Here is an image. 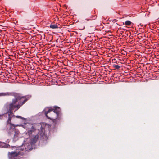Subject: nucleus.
Returning a JSON list of instances; mask_svg holds the SVG:
<instances>
[{
	"label": "nucleus",
	"mask_w": 159,
	"mask_h": 159,
	"mask_svg": "<svg viewBox=\"0 0 159 159\" xmlns=\"http://www.w3.org/2000/svg\"><path fill=\"white\" fill-rule=\"evenodd\" d=\"M50 28L52 29H56L58 28L57 26L55 24L51 25H50Z\"/></svg>",
	"instance_id": "6e6552de"
},
{
	"label": "nucleus",
	"mask_w": 159,
	"mask_h": 159,
	"mask_svg": "<svg viewBox=\"0 0 159 159\" xmlns=\"http://www.w3.org/2000/svg\"><path fill=\"white\" fill-rule=\"evenodd\" d=\"M0 96H13L14 98L9 103H6L4 106L7 113H13V111L18 110L28 100L27 96H22L19 93L15 92H3L0 93Z\"/></svg>",
	"instance_id": "f257e3e1"
},
{
	"label": "nucleus",
	"mask_w": 159,
	"mask_h": 159,
	"mask_svg": "<svg viewBox=\"0 0 159 159\" xmlns=\"http://www.w3.org/2000/svg\"><path fill=\"white\" fill-rule=\"evenodd\" d=\"M52 107H46L43 110V112H44L45 115L47 118L52 120V119L49 117L48 115V114L52 111Z\"/></svg>",
	"instance_id": "7ed1b4c3"
},
{
	"label": "nucleus",
	"mask_w": 159,
	"mask_h": 159,
	"mask_svg": "<svg viewBox=\"0 0 159 159\" xmlns=\"http://www.w3.org/2000/svg\"><path fill=\"white\" fill-rule=\"evenodd\" d=\"M13 116L14 117H16V118H18L22 119V117L21 116H15L14 115H13Z\"/></svg>",
	"instance_id": "9d476101"
},
{
	"label": "nucleus",
	"mask_w": 159,
	"mask_h": 159,
	"mask_svg": "<svg viewBox=\"0 0 159 159\" xmlns=\"http://www.w3.org/2000/svg\"><path fill=\"white\" fill-rule=\"evenodd\" d=\"M97 17V15L95 14V15H91V16L90 17V18L89 19V20H93L96 19Z\"/></svg>",
	"instance_id": "423d86ee"
},
{
	"label": "nucleus",
	"mask_w": 159,
	"mask_h": 159,
	"mask_svg": "<svg viewBox=\"0 0 159 159\" xmlns=\"http://www.w3.org/2000/svg\"><path fill=\"white\" fill-rule=\"evenodd\" d=\"M93 13L94 14H95V11H93Z\"/></svg>",
	"instance_id": "4468645a"
},
{
	"label": "nucleus",
	"mask_w": 159,
	"mask_h": 159,
	"mask_svg": "<svg viewBox=\"0 0 159 159\" xmlns=\"http://www.w3.org/2000/svg\"><path fill=\"white\" fill-rule=\"evenodd\" d=\"M131 23L132 22L130 21L127 20L125 22V24L126 26H130Z\"/></svg>",
	"instance_id": "0eeeda50"
},
{
	"label": "nucleus",
	"mask_w": 159,
	"mask_h": 159,
	"mask_svg": "<svg viewBox=\"0 0 159 159\" xmlns=\"http://www.w3.org/2000/svg\"><path fill=\"white\" fill-rule=\"evenodd\" d=\"M11 117L10 116V115H9V116L8 118V120H7V124H10V126H11V128H12L13 127H16L15 125H14V124H11Z\"/></svg>",
	"instance_id": "39448f33"
},
{
	"label": "nucleus",
	"mask_w": 159,
	"mask_h": 159,
	"mask_svg": "<svg viewBox=\"0 0 159 159\" xmlns=\"http://www.w3.org/2000/svg\"><path fill=\"white\" fill-rule=\"evenodd\" d=\"M114 67L116 69H119L120 68V66L118 65H115L114 66Z\"/></svg>",
	"instance_id": "1a4fd4ad"
},
{
	"label": "nucleus",
	"mask_w": 159,
	"mask_h": 159,
	"mask_svg": "<svg viewBox=\"0 0 159 159\" xmlns=\"http://www.w3.org/2000/svg\"><path fill=\"white\" fill-rule=\"evenodd\" d=\"M10 147V146L8 144H6L5 146V147L7 148H9Z\"/></svg>",
	"instance_id": "9b49d317"
},
{
	"label": "nucleus",
	"mask_w": 159,
	"mask_h": 159,
	"mask_svg": "<svg viewBox=\"0 0 159 159\" xmlns=\"http://www.w3.org/2000/svg\"><path fill=\"white\" fill-rule=\"evenodd\" d=\"M97 30H100V29H96Z\"/></svg>",
	"instance_id": "ddd939ff"
},
{
	"label": "nucleus",
	"mask_w": 159,
	"mask_h": 159,
	"mask_svg": "<svg viewBox=\"0 0 159 159\" xmlns=\"http://www.w3.org/2000/svg\"><path fill=\"white\" fill-rule=\"evenodd\" d=\"M22 154L19 152H9L8 154V156L9 159H18L19 157Z\"/></svg>",
	"instance_id": "f03ea898"
},
{
	"label": "nucleus",
	"mask_w": 159,
	"mask_h": 159,
	"mask_svg": "<svg viewBox=\"0 0 159 159\" xmlns=\"http://www.w3.org/2000/svg\"><path fill=\"white\" fill-rule=\"evenodd\" d=\"M2 117V116H1V115H0V119Z\"/></svg>",
	"instance_id": "f8f14e48"
},
{
	"label": "nucleus",
	"mask_w": 159,
	"mask_h": 159,
	"mask_svg": "<svg viewBox=\"0 0 159 159\" xmlns=\"http://www.w3.org/2000/svg\"><path fill=\"white\" fill-rule=\"evenodd\" d=\"M52 111L57 114H59L60 112V109L59 107H52Z\"/></svg>",
	"instance_id": "20e7f679"
}]
</instances>
